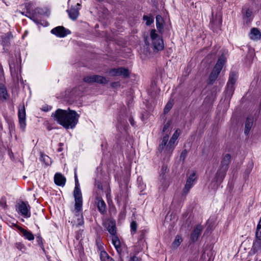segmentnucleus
I'll return each mask as SVG.
<instances>
[{"mask_svg":"<svg viewBox=\"0 0 261 261\" xmlns=\"http://www.w3.org/2000/svg\"><path fill=\"white\" fill-rule=\"evenodd\" d=\"M51 117L64 128L72 129L77 123L80 115L75 111L69 109L67 110L58 109L52 114Z\"/></svg>","mask_w":261,"mask_h":261,"instance_id":"obj_1","label":"nucleus"},{"mask_svg":"<svg viewBox=\"0 0 261 261\" xmlns=\"http://www.w3.org/2000/svg\"><path fill=\"white\" fill-rule=\"evenodd\" d=\"M175 146L176 144L169 141L168 134H165L161 139L158 151L164 159H168L172 155Z\"/></svg>","mask_w":261,"mask_h":261,"instance_id":"obj_2","label":"nucleus"},{"mask_svg":"<svg viewBox=\"0 0 261 261\" xmlns=\"http://www.w3.org/2000/svg\"><path fill=\"white\" fill-rule=\"evenodd\" d=\"M75 186L73 191V195L75 200V208L74 212L76 216H80V212L82 210L83 205V199L80 185L77 180V177L75 174Z\"/></svg>","mask_w":261,"mask_h":261,"instance_id":"obj_3","label":"nucleus"},{"mask_svg":"<svg viewBox=\"0 0 261 261\" xmlns=\"http://www.w3.org/2000/svg\"><path fill=\"white\" fill-rule=\"evenodd\" d=\"M225 62L226 58L224 55H222L218 59L216 65L215 66L210 75L208 79V84H213L216 80L224 64L225 63Z\"/></svg>","mask_w":261,"mask_h":261,"instance_id":"obj_4","label":"nucleus"},{"mask_svg":"<svg viewBox=\"0 0 261 261\" xmlns=\"http://www.w3.org/2000/svg\"><path fill=\"white\" fill-rule=\"evenodd\" d=\"M16 63H15L14 61L11 60L9 62L10 70L11 74L13 80L14 82L17 84H18L20 80L21 81L22 77L19 74L18 72H20V68L18 63L16 61Z\"/></svg>","mask_w":261,"mask_h":261,"instance_id":"obj_5","label":"nucleus"},{"mask_svg":"<svg viewBox=\"0 0 261 261\" xmlns=\"http://www.w3.org/2000/svg\"><path fill=\"white\" fill-rule=\"evenodd\" d=\"M150 36L154 49L163 50L164 48L163 40L162 37L156 33L155 30H151Z\"/></svg>","mask_w":261,"mask_h":261,"instance_id":"obj_6","label":"nucleus"},{"mask_svg":"<svg viewBox=\"0 0 261 261\" xmlns=\"http://www.w3.org/2000/svg\"><path fill=\"white\" fill-rule=\"evenodd\" d=\"M31 207L28 202L21 201L17 205V210L24 218H28L31 217Z\"/></svg>","mask_w":261,"mask_h":261,"instance_id":"obj_7","label":"nucleus"},{"mask_svg":"<svg viewBox=\"0 0 261 261\" xmlns=\"http://www.w3.org/2000/svg\"><path fill=\"white\" fill-rule=\"evenodd\" d=\"M226 172L227 170L221 168H219V169L217 172L216 175L214 179V180L212 181L211 184V186H213V188L214 189H217L218 186L222 182L226 175Z\"/></svg>","mask_w":261,"mask_h":261,"instance_id":"obj_8","label":"nucleus"},{"mask_svg":"<svg viewBox=\"0 0 261 261\" xmlns=\"http://www.w3.org/2000/svg\"><path fill=\"white\" fill-rule=\"evenodd\" d=\"M196 173L194 171L188 177L184 188L182 190V194L187 195L190 191V189L193 187L196 181Z\"/></svg>","mask_w":261,"mask_h":261,"instance_id":"obj_9","label":"nucleus"},{"mask_svg":"<svg viewBox=\"0 0 261 261\" xmlns=\"http://www.w3.org/2000/svg\"><path fill=\"white\" fill-rule=\"evenodd\" d=\"M238 77L237 73L235 71H231L229 76V80L227 84V93L232 95L234 91V84Z\"/></svg>","mask_w":261,"mask_h":261,"instance_id":"obj_10","label":"nucleus"},{"mask_svg":"<svg viewBox=\"0 0 261 261\" xmlns=\"http://www.w3.org/2000/svg\"><path fill=\"white\" fill-rule=\"evenodd\" d=\"M84 81L89 84L97 83L105 84L108 82V80L106 77L97 75L87 76L84 78Z\"/></svg>","mask_w":261,"mask_h":261,"instance_id":"obj_11","label":"nucleus"},{"mask_svg":"<svg viewBox=\"0 0 261 261\" xmlns=\"http://www.w3.org/2000/svg\"><path fill=\"white\" fill-rule=\"evenodd\" d=\"M18 116L20 127L22 130L24 131L26 126V113L24 105L19 107Z\"/></svg>","mask_w":261,"mask_h":261,"instance_id":"obj_12","label":"nucleus"},{"mask_svg":"<svg viewBox=\"0 0 261 261\" xmlns=\"http://www.w3.org/2000/svg\"><path fill=\"white\" fill-rule=\"evenodd\" d=\"M109 73L112 76L122 75L124 77H126L129 76V72L127 69L120 67L110 69L109 71Z\"/></svg>","mask_w":261,"mask_h":261,"instance_id":"obj_13","label":"nucleus"},{"mask_svg":"<svg viewBox=\"0 0 261 261\" xmlns=\"http://www.w3.org/2000/svg\"><path fill=\"white\" fill-rule=\"evenodd\" d=\"M81 8V5L77 3L76 5L71 6L69 9L67 10L69 18L75 20L77 19L79 15V10Z\"/></svg>","mask_w":261,"mask_h":261,"instance_id":"obj_14","label":"nucleus"},{"mask_svg":"<svg viewBox=\"0 0 261 261\" xmlns=\"http://www.w3.org/2000/svg\"><path fill=\"white\" fill-rule=\"evenodd\" d=\"M222 16L220 13H217L215 16L212 12V17L211 19V25L213 29L219 28L222 24Z\"/></svg>","mask_w":261,"mask_h":261,"instance_id":"obj_15","label":"nucleus"},{"mask_svg":"<svg viewBox=\"0 0 261 261\" xmlns=\"http://www.w3.org/2000/svg\"><path fill=\"white\" fill-rule=\"evenodd\" d=\"M51 33L58 37H64L69 33V31L63 27L59 26L52 29Z\"/></svg>","mask_w":261,"mask_h":261,"instance_id":"obj_16","label":"nucleus"},{"mask_svg":"<svg viewBox=\"0 0 261 261\" xmlns=\"http://www.w3.org/2000/svg\"><path fill=\"white\" fill-rule=\"evenodd\" d=\"M112 243L116 249L118 254L121 256L122 253L123 245L122 244L117 236H113L112 237Z\"/></svg>","mask_w":261,"mask_h":261,"instance_id":"obj_17","label":"nucleus"},{"mask_svg":"<svg viewBox=\"0 0 261 261\" xmlns=\"http://www.w3.org/2000/svg\"><path fill=\"white\" fill-rule=\"evenodd\" d=\"M128 126L126 124V120L124 119H119L116 125V128L118 132L121 134L124 135L127 133Z\"/></svg>","mask_w":261,"mask_h":261,"instance_id":"obj_18","label":"nucleus"},{"mask_svg":"<svg viewBox=\"0 0 261 261\" xmlns=\"http://www.w3.org/2000/svg\"><path fill=\"white\" fill-rule=\"evenodd\" d=\"M17 227L20 231L21 236L25 239H27L29 241H32L34 240V236L30 231L27 230L20 226H17Z\"/></svg>","mask_w":261,"mask_h":261,"instance_id":"obj_19","label":"nucleus"},{"mask_svg":"<svg viewBox=\"0 0 261 261\" xmlns=\"http://www.w3.org/2000/svg\"><path fill=\"white\" fill-rule=\"evenodd\" d=\"M54 181L57 186L63 187L65 185L66 178L61 173H57L54 176Z\"/></svg>","mask_w":261,"mask_h":261,"instance_id":"obj_20","label":"nucleus"},{"mask_svg":"<svg viewBox=\"0 0 261 261\" xmlns=\"http://www.w3.org/2000/svg\"><path fill=\"white\" fill-rule=\"evenodd\" d=\"M202 230V227L201 225H197L194 228L193 231L191 234V239L193 242L197 240L198 237L201 234Z\"/></svg>","mask_w":261,"mask_h":261,"instance_id":"obj_21","label":"nucleus"},{"mask_svg":"<svg viewBox=\"0 0 261 261\" xmlns=\"http://www.w3.org/2000/svg\"><path fill=\"white\" fill-rule=\"evenodd\" d=\"M231 160V156L229 154H226L223 158L220 168L224 169H228L229 164Z\"/></svg>","mask_w":261,"mask_h":261,"instance_id":"obj_22","label":"nucleus"},{"mask_svg":"<svg viewBox=\"0 0 261 261\" xmlns=\"http://www.w3.org/2000/svg\"><path fill=\"white\" fill-rule=\"evenodd\" d=\"M97 206L99 212L104 214L106 212V204L105 201L99 197L96 198Z\"/></svg>","mask_w":261,"mask_h":261,"instance_id":"obj_23","label":"nucleus"},{"mask_svg":"<svg viewBox=\"0 0 261 261\" xmlns=\"http://www.w3.org/2000/svg\"><path fill=\"white\" fill-rule=\"evenodd\" d=\"M107 229L109 232L111 234L112 237L113 236H117L116 234V227L115 222L114 221L109 222L107 225Z\"/></svg>","mask_w":261,"mask_h":261,"instance_id":"obj_24","label":"nucleus"},{"mask_svg":"<svg viewBox=\"0 0 261 261\" xmlns=\"http://www.w3.org/2000/svg\"><path fill=\"white\" fill-rule=\"evenodd\" d=\"M253 119L252 117H248L246 119V122H245V130H244V133L246 135H248L249 133V132L253 125Z\"/></svg>","mask_w":261,"mask_h":261,"instance_id":"obj_25","label":"nucleus"},{"mask_svg":"<svg viewBox=\"0 0 261 261\" xmlns=\"http://www.w3.org/2000/svg\"><path fill=\"white\" fill-rule=\"evenodd\" d=\"M250 38L252 40H258L261 38V33L257 28H253L251 30Z\"/></svg>","mask_w":261,"mask_h":261,"instance_id":"obj_26","label":"nucleus"},{"mask_svg":"<svg viewBox=\"0 0 261 261\" xmlns=\"http://www.w3.org/2000/svg\"><path fill=\"white\" fill-rule=\"evenodd\" d=\"M8 97L6 88L3 84H0V100H6Z\"/></svg>","mask_w":261,"mask_h":261,"instance_id":"obj_27","label":"nucleus"},{"mask_svg":"<svg viewBox=\"0 0 261 261\" xmlns=\"http://www.w3.org/2000/svg\"><path fill=\"white\" fill-rule=\"evenodd\" d=\"M100 257L101 261H114V260L110 257L108 254L104 250L101 251Z\"/></svg>","mask_w":261,"mask_h":261,"instance_id":"obj_28","label":"nucleus"},{"mask_svg":"<svg viewBox=\"0 0 261 261\" xmlns=\"http://www.w3.org/2000/svg\"><path fill=\"white\" fill-rule=\"evenodd\" d=\"M162 18L160 15L156 17V25L158 30L161 32L163 29Z\"/></svg>","mask_w":261,"mask_h":261,"instance_id":"obj_29","label":"nucleus"},{"mask_svg":"<svg viewBox=\"0 0 261 261\" xmlns=\"http://www.w3.org/2000/svg\"><path fill=\"white\" fill-rule=\"evenodd\" d=\"M182 240L180 236H176L175 240H174L172 246L174 248H177L181 243Z\"/></svg>","mask_w":261,"mask_h":261,"instance_id":"obj_30","label":"nucleus"},{"mask_svg":"<svg viewBox=\"0 0 261 261\" xmlns=\"http://www.w3.org/2000/svg\"><path fill=\"white\" fill-rule=\"evenodd\" d=\"M143 19L144 20L146 21V24L147 25H150L154 21L153 17L152 15H144Z\"/></svg>","mask_w":261,"mask_h":261,"instance_id":"obj_31","label":"nucleus"},{"mask_svg":"<svg viewBox=\"0 0 261 261\" xmlns=\"http://www.w3.org/2000/svg\"><path fill=\"white\" fill-rule=\"evenodd\" d=\"M256 237L258 240H261V221H259L256 228Z\"/></svg>","mask_w":261,"mask_h":261,"instance_id":"obj_32","label":"nucleus"},{"mask_svg":"<svg viewBox=\"0 0 261 261\" xmlns=\"http://www.w3.org/2000/svg\"><path fill=\"white\" fill-rule=\"evenodd\" d=\"M179 135V134L178 132V130H176L172 135L169 141L171 142L172 144H175L176 141L177 140Z\"/></svg>","mask_w":261,"mask_h":261,"instance_id":"obj_33","label":"nucleus"},{"mask_svg":"<svg viewBox=\"0 0 261 261\" xmlns=\"http://www.w3.org/2000/svg\"><path fill=\"white\" fill-rule=\"evenodd\" d=\"M253 247L256 251L261 250V240L257 239L253 244Z\"/></svg>","mask_w":261,"mask_h":261,"instance_id":"obj_34","label":"nucleus"},{"mask_svg":"<svg viewBox=\"0 0 261 261\" xmlns=\"http://www.w3.org/2000/svg\"><path fill=\"white\" fill-rule=\"evenodd\" d=\"M15 247L20 251L24 252L26 250V247L24 245L20 242H18L15 244Z\"/></svg>","mask_w":261,"mask_h":261,"instance_id":"obj_35","label":"nucleus"},{"mask_svg":"<svg viewBox=\"0 0 261 261\" xmlns=\"http://www.w3.org/2000/svg\"><path fill=\"white\" fill-rule=\"evenodd\" d=\"M132 233H135L137 230V225L135 221H132L130 223Z\"/></svg>","mask_w":261,"mask_h":261,"instance_id":"obj_36","label":"nucleus"},{"mask_svg":"<svg viewBox=\"0 0 261 261\" xmlns=\"http://www.w3.org/2000/svg\"><path fill=\"white\" fill-rule=\"evenodd\" d=\"M243 11H245L244 15L246 17L250 18L251 16L252 12L250 10L243 9Z\"/></svg>","mask_w":261,"mask_h":261,"instance_id":"obj_37","label":"nucleus"},{"mask_svg":"<svg viewBox=\"0 0 261 261\" xmlns=\"http://www.w3.org/2000/svg\"><path fill=\"white\" fill-rule=\"evenodd\" d=\"M188 154L187 151L185 149L181 153V154L180 155V160L184 161L185 159H186L187 155Z\"/></svg>","mask_w":261,"mask_h":261,"instance_id":"obj_38","label":"nucleus"},{"mask_svg":"<svg viewBox=\"0 0 261 261\" xmlns=\"http://www.w3.org/2000/svg\"><path fill=\"white\" fill-rule=\"evenodd\" d=\"M7 206L5 198L3 197L0 199V206L5 208Z\"/></svg>","mask_w":261,"mask_h":261,"instance_id":"obj_39","label":"nucleus"},{"mask_svg":"<svg viewBox=\"0 0 261 261\" xmlns=\"http://www.w3.org/2000/svg\"><path fill=\"white\" fill-rule=\"evenodd\" d=\"M253 168V164L252 163H250L248 165V166L246 170V172L247 173V174H249L251 172V171L252 170V169Z\"/></svg>","mask_w":261,"mask_h":261,"instance_id":"obj_40","label":"nucleus"},{"mask_svg":"<svg viewBox=\"0 0 261 261\" xmlns=\"http://www.w3.org/2000/svg\"><path fill=\"white\" fill-rule=\"evenodd\" d=\"M171 107H172V105H171V103H168L166 105V107H165V109H164V112H165V113H167V112H168L169 111V110L171 108Z\"/></svg>","mask_w":261,"mask_h":261,"instance_id":"obj_41","label":"nucleus"},{"mask_svg":"<svg viewBox=\"0 0 261 261\" xmlns=\"http://www.w3.org/2000/svg\"><path fill=\"white\" fill-rule=\"evenodd\" d=\"M77 223L79 225H82L84 224V219L82 215L80 216V218L77 219Z\"/></svg>","mask_w":261,"mask_h":261,"instance_id":"obj_42","label":"nucleus"},{"mask_svg":"<svg viewBox=\"0 0 261 261\" xmlns=\"http://www.w3.org/2000/svg\"><path fill=\"white\" fill-rule=\"evenodd\" d=\"M169 126L170 123L169 122L166 123L163 127V132H165L169 127Z\"/></svg>","mask_w":261,"mask_h":261,"instance_id":"obj_43","label":"nucleus"},{"mask_svg":"<svg viewBox=\"0 0 261 261\" xmlns=\"http://www.w3.org/2000/svg\"><path fill=\"white\" fill-rule=\"evenodd\" d=\"M51 109V107H48V106H44L42 108V110L44 111H48L49 110H50Z\"/></svg>","mask_w":261,"mask_h":261,"instance_id":"obj_44","label":"nucleus"},{"mask_svg":"<svg viewBox=\"0 0 261 261\" xmlns=\"http://www.w3.org/2000/svg\"><path fill=\"white\" fill-rule=\"evenodd\" d=\"M129 261H140L139 259L136 256L131 257Z\"/></svg>","mask_w":261,"mask_h":261,"instance_id":"obj_45","label":"nucleus"},{"mask_svg":"<svg viewBox=\"0 0 261 261\" xmlns=\"http://www.w3.org/2000/svg\"><path fill=\"white\" fill-rule=\"evenodd\" d=\"M198 257L195 256L192 258H190L188 261H198Z\"/></svg>","mask_w":261,"mask_h":261,"instance_id":"obj_46","label":"nucleus"},{"mask_svg":"<svg viewBox=\"0 0 261 261\" xmlns=\"http://www.w3.org/2000/svg\"><path fill=\"white\" fill-rule=\"evenodd\" d=\"M129 121L130 123L131 124V125L132 126H134V125H135V121L133 120V118H130L129 119Z\"/></svg>","mask_w":261,"mask_h":261,"instance_id":"obj_47","label":"nucleus"},{"mask_svg":"<svg viewBox=\"0 0 261 261\" xmlns=\"http://www.w3.org/2000/svg\"><path fill=\"white\" fill-rule=\"evenodd\" d=\"M98 247H99V249H103V247L101 244L98 245Z\"/></svg>","mask_w":261,"mask_h":261,"instance_id":"obj_48","label":"nucleus"},{"mask_svg":"<svg viewBox=\"0 0 261 261\" xmlns=\"http://www.w3.org/2000/svg\"><path fill=\"white\" fill-rule=\"evenodd\" d=\"M117 84V83H112V86L113 87H114V86H115V84Z\"/></svg>","mask_w":261,"mask_h":261,"instance_id":"obj_49","label":"nucleus"},{"mask_svg":"<svg viewBox=\"0 0 261 261\" xmlns=\"http://www.w3.org/2000/svg\"><path fill=\"white\" fill-rule=\"evenodd\" d=\"M62 151V149H61V148H59V149H58V151L60 152V151Z\"/></svg>","mask_w":261,"mask_h":261,"instance_id":"obj_50","label":"nucleus"},{"mask_svg":"<svg viewBox=\"0 0 261 261\" xmlns=\"http://www.w3.org/2000/svg\"><path fill=\"white\" fill-rule=\"evenodd\" d=\"M98 188H101V187H100V186H99V185H98Z\"/></svg>","mask_w":261,"mask_h":261,"instance_id":"obj_51","label":"nucleus"},{"mask_svg":"<svg viewBox=\"0 0 261 261\" xmlns=\"http://www.w3.org/2000/svg\"><path fill=\"white\" fill-rule=\"evenodd\" d=\"M0 72H2V70L1 69H0Z\"/></svg>","mask_w":261,"mask_h":261,"instance_id":"obj_52","label":"nucleus"},{"mask_svg":"<svg viewBox=\"0 0 261 261\" xmlns=\"http://www.w3.org/2000/svg\"><path fill=\"white\" fill-rule=\"evenodd\" d=\"M259 261H261V260H259Z\"/></svg>","mask_w":261,"mask_h":261,"instance_id":"obj_53","label":"nucleus"}]
</instances>
